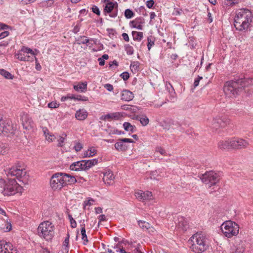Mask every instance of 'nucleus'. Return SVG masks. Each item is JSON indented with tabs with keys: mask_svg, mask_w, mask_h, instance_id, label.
<instances>
[{
	"mask_svg": "<svg viewBox=\"0 0 253 253\" xmlns=\"http://www.w3.org/2000/svg\"><path fill=\"white\" fill-rule=\"evenodd\" d=\"M64 178V186L67 184H73L77 182V179L74 176H71L69 174L63 173Z\"/></svg>",
	"mask_w": 253,
	"mask_h": 253,
	"instance_id": "nucleus-18",
	"label": "nucleus"
},
{
	"mask_svg": "<svg viewBox=\"0 0 253 253\" xmlns=\"http://www.w3.org/2000/svg\"><path fill=\"white\" fill-rule=\"evenodd\" d=\"M88 116V113L84 109H79L75 113L76 118L79 121H84L86 119Z\"/></svg>",
	"mask_w": 253,
	"mask_h": 253,
	"instance_id": "nucleus-20",
	"label": "nucleus"
},
{
	"mask_svg": "<svg viewBox=\"0 0 253 253\" xmlns=\"http://www.w3.org/2000/svg\"><path fill=\"white\" fill-rule=\"evenodd\" d=\"M253 84V80L252 78H235L226 82L223 87L225 93L231 96L238 95L246 87Z\"/></svg>",
	"mask_w": 253,
	"mask_h": 253,
	"instance_id": "nucleus-1",
	"label": "nucleus"
},
{
	"mask_svg": "<svg viewBox=\"0 0 253 253\" xmlns=\"http://www.w3.org/2000/svg\"><path fill=\"white\" fill-rule=\"evenodd\" d=\"M9 34V32L8 31H4L0 33V40L8 36Z\"/></svg>",
	"mask_w": 253,
	"mask_h": 253,
	"instance_id": "nucleus-62",
	"label": "nucleus"
},
{
	"mask_svg": "<svg viewBox=\"0 0 253 253\" xmlns=\"http://www.w3.org/2000/svg\"><path fill=\"white\" fill-rule=\"evenodd\" d=\"M230 123V120L225 117H216L212 119L211 127L217 129L219 127H224Z\"/></svg>",
	"mask_w": 253,
	"mask_h": 253,
	"instance_id": "nucleus-10",
	"label": "nucleus"
},
{
	"mask_svg": "<svg viewBox=\"0 0 253 253\" xmlns=\"http://www.w3.org/2000/svg\"><path fill=\"white\" fill-rule=\"evenodd\" d=\"M69 219L70 221L71 227L72 228H75L77 227V223L76 221L72 217V215L70 214L68 215Z\"/></svg>",
	"mask_w": 253,
	"mask_h": 253,
	"instance_id": "nucleus-46",
	"label": "nucleus"
},
{
	"mask_svg": "<svg viewBox=\"0 0 253 253\" xmlns=\"http://www.w3.org/2000/svg\"><path fill=\"white\" fill-rule=\"evenodd\" d=\"M120 77L125 81H127L129 78V74L127 72H124L121 74Z\"/></svg>",
	"mask_w": 253,
	"mask_h": 253,
	"instance_id": "nucleus-49",
	"label": "nucleus"
},
{
	"mask_svg": "<svg viewBox=\"0 0 253 253\" xmlns=\"http://www.w3.org/2000/svg\"><path fill=\"white\" fill-rule=\"evenodd\" d=\"M252 17H234V26L239 31L247 29L250 25L252 20Z\"/></svg>",
	"mask_w": 253,
	"mask_h": 253,
	"instance_id": "nucleus-8",
	"label": "nucleus"
},
{
	"mask_svg": "<svg viewBox=\"0 0 253 253\" xmlns=\"http://www.w3.org/2000/svg\"><path fill=\"white\" fill-rule=\"evenodd\" d=\"M135 196L138 199L145 200V197L144 192L140 191L139 192H136Z\"/></svg>",
	"mask_w": 253,
	"mask_h": 253,
	"instance_id": "nucleus-43",
	"label": "nucleus"
},
{
	"mask_svg": "<svg viewBox=\"0 0 253 253\" xmlns=\"http://www.w3.org/2000/svg\"><path fill=\"white\" fill-rule=\"evenodd\" d=\"M121 108L123 110L130 111V110H131V106L129 105H124L121 106Z\"/></svg>",
	"mask_w": 253,
	"mask_h": 253,
	"instance_id": "nucleus-63",
	"label": "nucleus"
},
{
	"mask_svg": "<svg viewBox=\"0 0 253 253\" xmlns=\"http://www.w3.org/2000/svg\"><path fill=\"white\" fill-rule=\"evenodd\" d=\"M83 162V160L79 161L76 162H74L72 163L70 166V169L71 170L74 171H82V170H86V169L84 168L85 167V164Z\"/></svg>",
	"mask_w": 253,
	"mask_h": 253,
	"instance_id": "nucleus-14",
	"label": "nucleus"
},
{
	"mask_svg": "<svg viewBox=\"0 0 253 253\" xmlns=\"http://www.w3.org/2000/svg\"><path fill=\"white\" fill-rule=\"evenodd\" d=\"M134 98L133 93L127 89H125L122 92L121 100L125 101H130Z\"/></svg>",
	"mask_w": 253,
	"mask_h": 253,
	"instance_id": "nucleus-17",
	"label": "nucleus"
},
{
	"mask_svg": "<svg viewBox=\"0 0 253 253\" xmlns=\"http://www.w3.org/2000/svg\"><path fill=\"white\" fill-rule=\"evenodd\" d=\"M17 58L21 61H29V56H27L26 55H25L24 54H22V53L20 52L18 53L16 55Z\"/></svg>",
	"mask_w": 253,
	"mask_h": 253,
	"instance_id": "nucleus-39",
	"label": "nucleus"
},
{
	"mask_svg": "<svg viewBox=\"0 0 253 253\" xmlns=\"http://www.w3.org/2000/svg\"><path fill=\"white\" fill-rule=\"evenodd\" d=\"M232 139L221 140L218 143V147L221 150L232 149Z\"/></svg>",
	"mask_w": 253,
	"mask_h": 253,
	"instance_id": "nucleus-19",
	"label": "nucleus"
},
{
	"mask_svg": "<svg viewBox=\"0 0 253 253\" xmlns=\"http://www.w3.org/2000/svg\"><path fill=\"white\" fill-rule=\"evenodd\" d=\"M202 79H203L202 77H200V76H198V78L195 80L194 84H193L194 88H195L199 85V82H200V80H201Z\"/></svg>",
	"mask_w": 253,
	"mask_h": 253,
	"instance_id": "nucleus-55",
	"label": "nucleus"
},
{
	"mask_svg": "<svg viewBox=\"0 0 253 253\" xmlns=\"http://www.w3.org/2000/svg\"><path fill=\"white\" fill-rule=\"evenodd\" d=\"M154 4V1L153 0H149L146 2V5L148 8H151Z\"/></svg>",
	"mask_w": 253,
	"mask_h": 253,
	"instance_id": "nucleus-64",
	"label": "nucleus"
},
{
	"mask_svg": "<svg viewBox=\"0 0 253 253\" xmlns=\"http://www.w3.org/2000/svg\"><path fill=\"white\" fill-rule=\"evenodd\" d=\"M115 6V3L113 2H108L104 8V12L110 13L113 9Z\"/></svg>",
	"mask_w": 253,
	"mask_h": 253,
	"instance_id": "nucleus-33",
	"label": "nucleus"
},
{
	"mask_svg": "<svg viewBox=\"0 0 253 253\" xmlns=\"http://www.w3.org/2000/svg\"><path fill=\"white\" fill-rule=\"evenodd\" d=\"M132 35L134 41H140L143 37V34L141 32L132 31Z\"/></svg>",
	"mask_w": 253,
	"mask_h": 253,
	"instance_id": "nucleus-32",
	"label": "nucleus"
},
{
	"mask_svg": "<svg viewBox=\"0 0 253 253\" xmlns=\"http://www.w3.org/2000/svg\"><path fill=\"white\" fill-rule=\"evenodd\" d=\"M2 133L4 135L13 133V129L11 122L3 115H0V135Z\"/></svg>",
	"mask_w": 253,
	"mask_h": 253,
	"instance_id": "nucleus-9",
	"label": "nucleus"
},
{
	"mask_svg": "<svg viewBox=\"0 0 253 253\" xmlns=\"http://www.w3.org/2000/svg\"><path fill=\"white\" fill-rule=\"evenodd\" d=\"M69 237L70 235L69 233L67 234V237L65 238L64 242H63V246H65V251L66 252H68V245H69Z\"/></svg>",
	"mask_w": 253,
	"mask_h": 253,
	"instance_id": "nucleus-44",
	"label": "nucleus"
},
{
	"mask_svg": "<svg viewBox=\"0 0 253 253\" xmlns=\"http://www.w3.org/2000/svg\"><path fill=\"white\" fill-rule=\"evenodd\" d=\"M133 11L130 9H126L125 11V16H133Z\"/></svg>",
	"mask_w": 253,
	"mask_h": 253,
	"instance_id": "nucleus-61",
	"label": "nucleus"
},
{
	"mask_svg": "<svg viewBox=\"0 0 253 253\" xmlns=\"http://www.w3.org/2000/svg\"><path fill=\"white\" fill-rule=\"evenodd\" d=\"M114 178L112 171L110 170H107L104 172L103 180L105 183L109 184L110 182L109 181L113 180Z\"/></svg>",
	"mask_w": 253,
	"mask_h": 253,
	"instance_id": "nucleus-25",
	"label": "nucleus"
},
{
	"mask_svg": "<svg viewBox=\"0 0 253 253\" xmlns=\"http://www.w3.org/2000/svg\"><path fill=\"white\" fill-rule=\"evenodd\" d=\"M9 149L6 143L0 142V156L7 153Z\"/></svg>",
	"mask_w": 253,
	"mask_h": 253,
	"instance_id": "nucleus-31",
	"label": "nucleus"
},
{
	"mask_svg": "<svg viewBox=\"0 0 253 253\" xmlns=\"http://www.w3.org/2000/svg\"><path fill=\"white\" fill-rule=\"evenodd\" d=\"M245 248L242 245H238L232 248L230 253H244Z\"/></svg>",
	"mask_w": 253,
	"mask_h": 253,
	"instance_id": "nucleus-29",
	"label": "nucleus"
},
{
	"mask_svg": "<svg viewBox=\"0 0 253 253\" xmlns=\"http://www.w3.org/2000/svg\"><path fill=\"white\" fill-rule=\"evenodd\" d=\"M23 190V187L20 186L13 179H8L5 180L3 179H0V194L4 196H12L16 193H22Z\"/></svg>",
	"mask_w": 253,
	"mask_h": 253,
	"instance_id": "nucleus-2",
	"label": "nucleus"
},
{
	"mask_svg": "<svg viewBox=\"0 0 253 253\" xmlns=\"http://www.w3.org/2000/svg\"><path fill=\"white\" fill-rule=\"evenodd\" d=\"M133 119L140 121L143 126H146L149 123V119L145 114L137 115Z\"/></svg>",
	"mask_w": 253,
	"mask_h": 253,
	"instance_id": "nucleus-22",
	"label": "nucleus"
},
{
	"mask_svg": "<svg viewBox=\"0 0 253 253\" xmlns=\"http://www.w3.org/2000/svg\"><path fill=\"white\" fill-rule=\"evenodd\" d=\"M104 87L109 91H111L113 90V86L110 84H105Z\"/></svg>",
	"mask_w": 253,
	"mask_h": 253,
	"instance_id": "nucleus-59",
	"label": "nucleus"
},
{
	"mask_svg": "<svg viewBox=\"0 0 253 253\" xmlns=\"http://www.w3.org/2000/svg\"><path fill=\"white\" fill-rule=\"evenodd\" d=\"M139 226L143 229L147 230L150 228V224L145 221L140 220L138 221Z\"/></svg>",
	"mask_w": 253,
	"mask_h": 253,
	"instance_id": "nucleus-38",
	"label": "nucleus"
},
{
	"mask_svg": "<svg viewBox=\"0 0 253 253\" xmlns=\"http://www.w3.org/2000/svg\"><path fill=\"white\" fill-rule=\"evenodd\" d=\"M73 88L77 91L84 92L87 90V83L79 82L78 84L74 85Z\"/></svg>",
	"mask_w": 253,
	"mask_h": 253,
	"instance_id": "nucleus-23",
	"label": "nucleus"
},
{
	"mask_svg": "<svg viewBox=\"0 0 253 253\" xmlns=\"http://www.w3.org/2000/svg\"><path fill=\"white\" fill-rule=\"evenodd\" d=\"M81 233L82 236V239L84 241L83 244L84 245H86L88 242V240L87 239V237L86 234V231L84 230L83 229H81Z\"/></svg>",
	"mask_w": 253,
	"mask_h": 253,
	"instance_id": "nucleus-41",
	"label": "nucleus"
},
{
	"mask_svg": "<svg viewBox=\"0 0 253 253\" xmlns=\"http://www.w3.org/2000/svg\"><path fill=\"white\" fill-rule=\"evenodd\" d=\"M37 231L39 236L46 241L51 240L54 235V226L52 223L48 221L41 223L38 227Z\"/></svg>",
	"mask_w": 253,
	"mask_h": 253,
	"instance_id": "nucleus-4",
	"label": "nucleus"
},
{
	"mask_svg": "<svg viewBox=\"0 0 253 253\" xmlns=\"http://www.w3.org/2000/svg\"><path fill=\"white\" fill-rule=\"evenodd\" d=\"M125 51H126L127 55H132L134 52V50L131 45L129 44H126L125 45Z\"/></svg>",
	"mask_w": 253,
	"mask_h": 253,
	"instance_id": "nucleus-40",
	"label": "nucleus"
},
{
	"mask_svg": "<svg viewBox=\"0 0 253 253\" xmlns=\"http://www.w3.org/2000/svg\"><path fill=\"white\" fill-rule=\"evenodd\" d=\"M200 178L203 183L208 184L209 187L216 185L219 180V175L212 171L202 174Z\"/></svg>",
	"mask_w": 253,
	"mask_h": 253,
	"instance_id": "nucleus-6",
	"label": "nucleus"
},
{
	"mask_svg": "<svg viewBox=\"0 0 253 253\" xmlns=\"http://www.w3.org/2000/svg\"><path fill=\"white\" fill-rule=\"evenodd\" d=\"M139 65L140 64L138 61L132 62L130 65V69L131 71L133 73H135L139 70Z\"/></svg>",
	"mask_w": 253,
	"mask_h": 253,
	"instance_id": "nucleus-34",
	"label": "nucleus"
},
{
	"mask_svg": "<svg viewBox=\"0 0 253 253\" xmlns=\"http://www.w3.org/2000/svg\"><path fill=\"white\" fill-rule=\"evenodd\" d=\"M191 246L192 251L196 253H201L209 247L208 239L202 234L197 233L192 236Z\"/></svg>",
	"mask_w": 253,
	"mask_h": 253,
	"instance_id": "nucleus-3",
	"label": "nucleus"
},
{
	"mask_svg": "<svg viewBox=\"0 0 253 253\" xmlns=\"http://www.w3.org/2000/svg\"><path fill=\"white\" fill-rule=\"evenodd\" d=\"M0 75L3 76L6 79H13V76L9 72L4 70H0Z\"/></svg>",
	"mask_w": 253,
	"mask_h": 253,
	"instance_id": "nucleus-35",
	"label": "nucleus"
},
{
	"mask_svg": "<svg viewBox=\"0 0 253 253\" xmlns=\"http://www.w3.org/2000/svg\"><path fill=\"white\" fill-rule=\"evenodd\" d=\"M0 253H17V251L16 249L12 248L10 251H8L6 249L5 251L3 250H1L0 251Z\"/></svg>",
	"mask_w": 253,
	"mask_h": 253,
	"instance_id": "nucleus-54",
	"label": "nucleus"
},
{
	"mask_svg": "<svg viewBox=\"0 0 253 253\" xmlns=\"http://www.w3.org/2000/svg\"><path fill=\"white\" fill-rule=\"evenodd\" d=\"M83 146L82 143L79 142H75L74 149L77 152L81 151L83 149Z\"/></svg>",
	"mask_w": 253,
	"mask_h": 253,
	"instance_id": "nucleus-48",
	"label": "nucleus"
},
{
	"mask_svg": "<svg viewBox=\"0 0 253 253\" xmlns=\"http://www.w3.org/2000/svg\"><path fill=\"white\" fill-rule=\"evenodd\" d=\"M75 96L76 95L75 94L69 93L66 96H62L61 98V101L62 102H64L66 101L67 99H73L75 100Z\"/></svg>",
	"mask_w": 253,
	"mask_h": 253,
	"instance_id": "nucleus-42",
	"label": "nucleus"
},
{
	"mask_svg": "<svg viewBox=\"0 0 253 253\" xmlns=\"http://www.w3.org/2000/svg\"><path fill=\"white\" fill-rule=\"evenodd\" d=\"M178 228H181L183 231H185L188 228V224L185 218L180 216L177 217V222L176 223Z\"/></svg>",
	"mask_w": 253,
	"mask_h": 253,
	"instance_id": "nucleus-16",
	"label": "nucleus"
},
{
	"mask_svg": "<svg viewBox=\"0 0 253 253\" xmlns=\"http://www.w3.org/2000/svg\"><path fill=\"white\" fill-rule=\"evenodd\" d=\"M97 150L94 147L89 148L84 154L83 158L91 157L96 154Z\"/></svg>",
	"mask_w": 253,
	"mask_h": 253,
	"instance_id": "nucleus-28",
	"label": "nucleus"
},
{
	"mask_svg": "<svg viewBox=\"0 0 253 253\" xmlns=\"http://www.w3.org/2000/svg\"><path fill=\"white\" fill-rule=\"evenodd\" d=\"M75 100L82 101H87L88 100V98L85 96H82L81 95H77L75 96Z\"/></svg>",
	"mask_w": 253,
	"mask_h": 253,
	"instance_id": "nucleus-45",
	"label": "nucleus"
},
{
	"mask_svg": "<svg viewBox=\"0 0 253 253\" xmlns=\"http://www.w3.org/2000/svg\"><path fill=\"white\" fill-rule=\"evenodd\" d=\"M60 104L56 103V102H51L48 104V107L50 108H57L59 107Z\"/></svg>",
	"mask_w": 253,
	"mask_h": 253,
	"instance_id": "nucleus-50",
	"label": "nucleus"
},
{
	"mask_svg": "<svg viewBox=\"0 0 253 253\" xmlns=\"http://www.w3.org/2000/svg\"><path fill=\"white\" fill-rule=\"evenodd\" d=\"M26 172L22 169H19L17 167H13L10 168L8 171V174L16 177H21L22 175H25Z\"/></svg>",
	"mask_w": 253,
	"mask_h": 253,
	"instance_id": "nucleus-15",
	"label": "nucleus"
},
{
	"mask_svg": "<svg viewBox=\"0 0 253 253\" xmlns=\"http://www.w3.org/2000/svg\"><path fill=\"white\" fill-rule=\"evenodd\" d=\"M81 21L78 23V24L74 27L73 32L75 34H77L78 32H79L80 27H81V24H80Z\"/></svg>",
	"mask_w": 253,
	"mask_h": 253,
	"instance_id": "nucleus-52",
	"label": "nucleus"
},
{
	"mask_svg": "<svg viewBox=\"0 0 253 253\" xmlns=\"http://www.w3.org/2000/svg\"><path fill=\"white\" fill-rule=\"evenodd\" d=\"M21 120L23 127L25 129H29L30 127H32L33 122L27 114L23 113L21 115Z\"/></svg>",
	"mask_w": 253,
	"mask_h": 253,
	"instance_id": "nucleus-13",
	"label": "nucleus"
},
{
	"mask_svg": "<svg viewBox=\"0 0 253 253\" xmlns=\"http://www.w3.org/2000/svg\"><path fill=\"white\" fill-rule=\"evenodd\" d=\"M166 86L167 89L169 90V92L170 93L174 92V88L170 83H169V84H167Z\"/></svg>",
	"mask_w": 253,
	"mask_h": 253,
	"instance_id": "nucleus-58",
	"label": "nucleus"
},
{
	"mask_svg": "<svg viewBox=\"0 0 253 253\" xmlns=\"http://www.w3.org/2000/svg\"><path fill=\"white\" fill-rule=\"evenodd\" d=\"M147 42L148 49L150 50L152 46L155 44V38L153 36H150L147 38Z\"/></svg>",
	"mask_w": 253,
	"mask_h": 253,
	"instance_id": "nucleus-36",
	"label": "nucleus"
},
{
	"mask_svg": "<svg viewBox=\"0 0 253 253\" xmlns=\"http://www.w3.org/2000/svg\"><path fill=\"white\" fill-rule=\"evenodd\" d=\"M65 138L62 136H60L59 138L58 139V146L62 147L63 146V144L64 143Z\"/></svg>",
	"mask_w": 253,
	"mask_h": 253,
	"instance_id": "nucleus-56",
	"label": "nucleus"
},
{
	"mask_svg": "<svg viewBox=\"0 0 253 253\" xmlns=\"http://www.w3.org/2000/svg\"><path fill=\"white\" fill-rule=\"evenodd\" d=\"M50 185L54 190H61L64 187L63 172H56L53 174L50 178Z\"/></svg>",
	"mask_w": 253,
	"mask_h": 253,
	"instance_id": "nucleus-7",
	"label": "nucleus"
},
{
	"mask_svg": "<svg viewBox=\"0 0 253 253\" xmlns=\"http://www.w3.org/2000/svg\"><path fill=\"white\" fill-rule=\"evenodd\" d=\"M119 142L115 144V147L118 151H125L127 149V146L124 143H134V141L130 138H122L119 139Z\"/></svg>",
	"mask_w": 253,
	"mask_h": 253,
	"instance_id": "nucleus-12",
	"label": "nucleus"
},
{
	"mask_svg": "<svg viewBox=\"0 0 253 253\" xmlns=\"http://www.w3.org/2000/svg\"><path fill=\"white\" fill-rule=\"evenodd\" d=\"M156 152L160 153L161 154H162L163 155H166V151L162 147L157 148Z\"/></svg>",
	"mask_w": 253,
	"mask_h": 253,
	"instance_id": "nucleus-60",
	"label": "nucleus"
},
{
	"mask_svg": "<svg viewBox=\"0 0 253 253\" xmlns=\"http://www.w3.org/2000/svg\"><path fill=\"white\" fill-rule=\"evenodd\" d=\"M92 11L97 15H100V12L98 7L95 5H93L92 8Z\"/></svg>",
	"mask_w": 253,
	"mask_h": 253,
	"instance_id": "nucleus-51",
	"label": "nucleus"
},
{
	"mask_svg": "<svg viewBox=\"0 0 253 253\" xmlns=\"http://www.w3.org/2000/svg\"><path fill=\"white\" fill-rule=\"evenodd\" d=\"M145 192V200H149L151 199L152 196V194L151 192L150 191H146Z\"/></svg>",
	"mask_w": 253,
	"mask_h": 253,
	"instance_id": "nucleus-57",
	"label": "nucleus"
},
{
	"mask_svg": "<svg viewBox=\"0 0 253 253\" xmlns=\"http://www.w3.org/2000/svg\"><path fill=\"white\" fill-rule=\"evenodd\" d=\"M221 229L226 237L231 238L238 234L239 226L235 222L226 221L221 225Z\"/></svg>",
	"mask_w": 253,
	"mask_h": 253,
	"instance_id": "nucleus-5",
	"label": "nucleus"
},
{
	"mask_svg": "<svg viewBox=\"0 0 253 253\" xmlns=\"http://www.w3.org/2000/svg\"><path fill=\"white\" fill-rule=\"evenodd\" d=\"M123 126L126 131H130L131 132H134L135 131L136 127L135 126H132L128 122H125L123 124Z\"/></svg>",
	"mask_w": 253,
	"mask_h": 253,
	"instance_id": "nucleus-30",
	"label": "nucleus"
},
{
	"mask_svg": "<svg viewBox=\"0 0 253 253\" xmlns=\"http://www.w3.org/2000/svg\"><path fill=\"white\" fill-rule=\"evenodd\" d=\"M76 42L78 44H86L89 42V39L85 36H81L76 39Z\"/></svg>",
	"mask_w": 253,
	"mask_h": 253,
	"instance_id": "nucleus-37",
	"label": "nucleus"
},
{
	"mask_svg": "<svg viewBox=\"0 0 253 253\" xmlns=\"http://www.w3.org/2000/svg\"><path fill=\"white\" fill-rule=\"evenodd\" d=\"M123 117L122 115L119 112H115L113 113L108 114L104 116L101 117V120H111L114 119L115 120H119Z\"/></svg>",
	"mask_w": 253,
	"mask_h": 253,
	"instance_id": "nucleus-21",
	"label": "nucleus"
},
{
	"mask_svg": "<svg viewBox=\"0 0 253 253\" xmlns=\"http://www.w3.org/2000/svg\"><path fill=\"white\" fill-rule=\"evenodd\" d=\"M184 14L183 12V10L179 8H174L172 12V15H178Z\"/></svg>",
	"mask_w": 253,
	"mask_h": 253,
	"instance_id": "nucleus-47",
	"label": "nucleus"
},
{
	"mask_svg": "<svg viewBox=\"0 0 253 253\" xmlns=\"http://www.w3.org/2000/svg\"><path fill=\"white\" fill-rule=\"evenodd\" d=\"M172 123V119L167 118L162 121L160 125L163 127L164 129L169 130L170 127V124Z\"/></svg>",
	"mask_w": 253,
	"mask_h": 253,
	"instance_id": "nucleus-26",
	"label": "nucleus"
},
{
	"mask_svg": "<svg viewBox=\"0 0 253 253\" xmlns=\"http://www.w3.org/2000/svg\"><path fill=\"white\" fill-rule=\"evenodd\" d=\"M37 0H20V3L22 4H28L34 2Z\"/></svg>",
	"mask_w": 253,
	"mask_h": 253,
	"instance_id": "nucleus-53",
	"label": "nucleus"
},
{
	"mask_svg": "<svg viewBox=\"0 0 253 253\" xmlns=\"http://www.w3.org/2000/svg\"><path fill=\"white\" fill-rule=\"evenodd\" d=\"M232 139V149H241L248 147L249 145V142L242 138H236Z\"/></svg>",
	"mask_w": 253,
	"mask_h": 253,
	"instance_id": "nucleus-11",
	"label": "nucleus"
},
{
	"mask_svg": "<svg viewBox=\"0 0 253 253\" xmlns=\"http://www.w3.org/2000/svg\"><path fill=\"white\" fill-rule=\"evenodd\" d=\"M236 16H250L251 12L247 8H241L236 12Z\"/></svg>",
	"mask_w": 253,
	"mask_h": 253,
	"instance_id": "nucleus-27",
	"label": "nucleus"
},
{
	"mask_svg": "<svg viewBox=\"0 0 253 253\" xmlns=\"http://www.w3.org/2000/svg\"><path fill=\"white\" fill-rule=\"evenodd\" d=\"M85 164L84 168L86 169V170H88L90 168L93 166L96 165L98 163V160L96 159H90V160H84L83 162Z\"/></svg>",
	"mask_w": 253,
	"mask_h": 253,
	"instance_id": "nucleus-24",
	"label": "nucleus"
}]
</instances>
